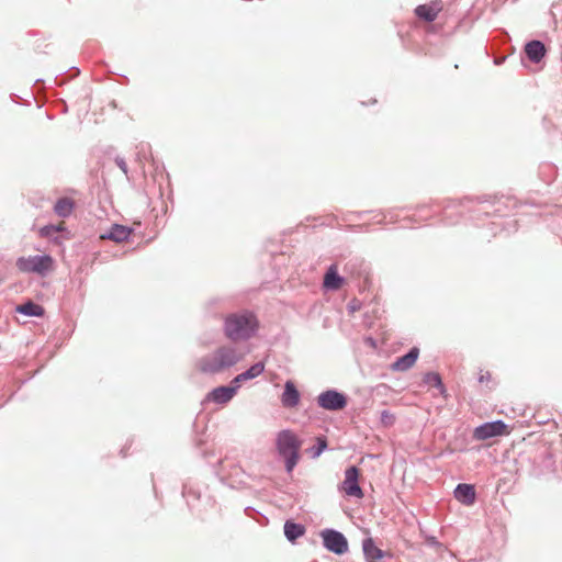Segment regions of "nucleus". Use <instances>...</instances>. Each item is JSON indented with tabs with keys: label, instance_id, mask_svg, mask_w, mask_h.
I'll list each match as a JSON object with an SVG mask.
<instances>
[{
	"label": "nucleus",
	"instance_id": "obj_12",
	"mask_svg": "<svg viewBox=\"0 0 562 562\" xmlns=\"http://www.w3.org/2000/svg\"><path fill=\"white\" fill-rule=\"evenodd\" d=\"M300 393L292 381H286L284 391L281 395V403L286 408H293L299 405Z\"/></svg>",
	"mask_w": 562,
	"mask_h": 562
},
{
	"label": "nucleus",
	"instance_id": "obj_21",
	"mask_svg": "<svg viewBox=\"0 0 562 562\" xmlns=\"http://www.w3.org/2000/svg\"><path fill=\"white\" fill-rule=\"evenodd\" d=\"M396 422V416L391 411L384 409L380 413L379 426L383 428L392 427Z\"/></svg>",
	"mask_w": 562,
	"mask_h": 562
},
{
	"label": "nucleus",
	"instance_id": "obj_9",
	"mask_svg": "<svg viewBox=\"0 0 562 562\" xmlns=\"http://www.w3.org/2000/svg\"><path fill=\"white\" fill-rule=\"evenodd\" d=\"M442 10V1L434 0L427 4H420L415 9V14L426 22H432Z\"/></svg>",
	"mask_w": 562,
	"mask_h": 562
},
{
	"label": "nucleus",
	"instance_id": "obj_23",
	"mask_svg": "<svg viewBox=\"0 0 562 562\" xmlns=\"http://www.w3.org/2000/svg\"><path fill=\"white\" fill-rule=\"evenodd\" d=\"M424 382L436 387H440L443 391L442 381L438 373L428 372L424 376Z\"/></svg>",
	"mask_w": 562,
	"mask_h": 562
},
{
	"label": "nucleus",
	"instance_id": "obj_24",
	"mask_svg": "<svg viewBox=\"0 0 562 562\" xmlns=\"http://www.w3.org/2000/svg\"><path fill=\"white\" fill-rule=\"evenodd\" d=\"M263 370H265L263 362H258V363H255L254 366H251L244 373L247 376V379L250 380V379H254V378H257L258 375H260L263 372Z\"/></svg>",
	"mask_w": 562,
	"mask_h": 562
},
{
	"label": "nucleus",
	"instance_id": "obj_17",
	"mask_svg": "<svg viewBox=\"0 0 562 562\" xmlns=\"http://www.w3.org/2000/svg\"><path fill=\"white\" fill-rule=\"evenodd\" d=\"M363 552L368 562H379L383 558V552L379 549L371 538L363 541Z\"/></svg>",
	"mask_w": 562,
	"mask_h": 562
},
{
	"label": "nucleus",
	"instance_id": "obj_1",
	"mask_svg": "<svg viewBox=\"0 0 562 562\" xmlns=\"http://www.w3.org/2000/svg\"><path fill=\"white\" fill-rule=\"evenodd\" d=\"M241 359L243 355L236 348L222 346L200 358L195 363V368L204 374H216L235 366Z\"/></svg>",
	"mask_w": 562,
	"mask_h": 562
},
{
	"label": "nucleus",
	"instance_id": "obj_8",
	"mask_svg": "<svg viewBox=\"0 0 562 562\" xmlns=\"http://www.w3.org/2000/svg\"><path fill=\"white\" fill-rule=\"evenodd\" d=\"M317 402L321 407L329 411H339L347 405V400L344 394L336 391H326L322 393Z\"/></svg>",
	"mask_w": 562,
	"mask_h": 562
},
{
	"label": "nucleus",
	"instance_id": "obj_28",
	"mask_svg": "<svg viewBox=\"0 0 562 562\" xmlns=\"http://www.w3.org/2000/svg\"><path fill=\"white\" fill-rule=\"evenodd\" d=\"M120 167H121L123 170H125V164H124V162L120 164Z\"/></svg>",
	"mask_w": 562,
	"mask_h": 562
},
{
	"label": "nucleus",
	"instance_id": "obj_26",
	"mask_svg": "<svg viewBox=\"0 0 562 562\" xmlns=\"http://www.w3.org/2000/svg\"><path fill=\"white\" fill-rule=\"evenodd\" d=\"M246 380H248V379H247V376L245 375V373L243 372V373H240V374L236 375V376L234 378V380L232 381V383L234 384V386H237V385L239 386V384H240L241 382L246 381Z\"/></svg>",
	"mask_w": 562,
	"mask_h": 562
},
{
	"label": "nucleus",
	"instance_id": "obj_6",
	"mask_svg": "<svg viewBox=\"0 0 562 562\" xmlns=\"http://www.w3.org/2000/svg\"><path fill=\"white\" fill-rule=\"evenodd\" d=\"M360 470L357 467H350L345 471V479L341 483V491L352 497L362 498L363 491L359 485Z\"/></svg>",
	"mask_w": 562,
	"mask_h": 562
},
{
	"label": "nucleus",
	"instance_id": "obj_18",
	"mask_svg": "<svg viewBox=\"0 0 562 562\" xmlns=\"http://www.w3.org/2000/svg\"><path fill=\"white\" fill-rule=\"evenodd\" d=\"M74 206L75 203L70 198H61L56 202L54 211L58 216L67 217L71 214Z\"/></svg>",
	"mask_w": 562,
	"mask_h": 562
},
{
	"label": "nucleus",
	"instance_id": "obj_10",
	"mask_svg": "<svg viewBox=\"0 0 562 562\" xmlns=\"http://www.w3.org/2000/svg\"><path fill=\"white\" fill-rule=\"evenodd\" d=\"M132 233V228L124 225L114 224L106 233L102 234L100 238L103 240L109 239L114 243H123L128 239Z\"/></svg>",
	"mask_w": 562,
	"mask_h": 562
},
{
	"label": "nucleus",
	"instance_id": "obj_20",
	"mask_svg": "<svg viewBox=\"0 0 562 562\" xmlns=\"http://www.w3.org/2000/svg\"><path fill=\"white\" fill-rule=\"evenodd\" d=\"M305 528L302 525L288 520L284 525V535L290 541H294L303 536Z\"/></svg>",
	"mask_w": 562,
	"mask_h": 562
},
{
	"label": "nucleus",
	"instance_id": "obj_27",
	"mask_svg": "<svg viewBox=\"0 0 562 562\" xmlns=\"http://www.w3.org/2000/svg\"><path fill=\"white\" fill-rule=\"evenodd\" d=\"M491 379H492L491 373H490L488 371H486V372H484V373H481V375H480V378H479V381H480L481 383H483V382H488V381H491Z\"/></svg>",
	"mask_w": 562,
	"mask_h": 562
},
{
	"label": "nucleus",
	"instance_id": "obj_16",
	"mask_svg": "<svg viewBox=\"0 0 562 562\" xmlns=\"http://www.w3.org/2000/svg\"><path fill=\"white\" fill-rule=\"evenodd\" d=\"M454 497L464 505H472L475 501V490L470 484H459L454 491Z\"/></svg>",
	"mask_w": 562,
	"mask_h": 562
},
{
	"label": "nucleus",
	"instance_id": "obj_13",
	"mask_svg": "<svg viewBox=\"0 0 562 562\" xmlns=\"http://www.w3.org/2000/svg\"><path fill=\"white\" fill-rule=\"evenodd\" d=\"M345 283L344 278L338 274L337 265H331L325 276L323 285L327 290H339Z\"/></svg>",
	"mask_w": 562,
	"mask_h": 562
},
{
	"label": "nucleus",
	"instance_id": "obj_19",
	"mask_svg": "<svg viewBox=\"0 0 562 562\" xmlns=\"http://www.w3.org/2000/svg\"><path fill=\"white\" fill-rule=\"evenodd\" d=\"M16 312L27 315V316H43L44 315V308L43 306L35 304L33 302H27L25 304H21L16 306Z\"/></svg>",
	"mask_w": 562,
	"mask_h": 562
},
{
	"label": "nucleus",
	"instance_id": "obj_3",
	"mask_svg": "<svg viewBox=\"0 0 562 562\" xmlns=\"http://www.w3.org/2000/svg\"><path fill=\"white\" fill-rule=\"evenodd\" d=\"M276 447L285 461L286 471L292 472L300 460L302 440L292 430L285 429L277 435Z\"/></svg>",
	"mask_w": 562,
	"mask_h": 562
},
{
	"label": "nucleus",
	"instance_id": "obj_15",
	"mask_svg": "<svg viewBox=\"0 0 562 562\" xmlns=\"http://www.w3.org/2000/svg\"><path fill=\"white\" fill-rule=\"evenodd\" d=\"M525 53L531 61L539 63L546 56L547 48L542 42L535 40L526 44Z\"/></svg>",
	"mask_w": 562,
	"mask_h": 562
},
{
	"label": "nucleus",
	"instance_id": "obj_5",
	"mask_svg": "<svg viewBox=\"0 0 562 562\" xmlns=\"http://www.w3.org/2000/svg\"><path fill=\"white\" fill-rule=\"evenodd\" d=\"M510 434L509 427L502 420L485 423L476 427L473 431L475 440H486L497 436H507Z\"/></svg>",
	"mask_w": 562,
	"mask_h": 562
},
{
	"label": "nucleus",
	"instance_id": "obj_14",
	"mask_svg": "<svg viewBox=\"0 0 562 562\" xmlns=\"http://www.w3.org/2000/svg\"><path fill=\"white\" fill-rule=\"evenodd\" d=\"M418 356L419 350L418 348L414 347L408 353L397 358V360L392 363V369L394 371H406L415 364Z\"/></svg>",
	"mask_w": 562,
	"mask_h": 562
},
{
	"label": "nucleus",
	"instance_id": "obj_7",
	"mask_svg": "<svg viewBox=\"0 0 562 562\" xmlns=\"http://www.w3.org/2000/svg\"><path fill=\"white\" fill-rule=\"evenodd\" d=\"M324 546L336 554H342L348 550V542L345 536L335 530H325L322 532Z\"/></svg>",
	"mask_w": 562,
	"mask_h": 562
},
{
	"label": "nucleus",
	"instance_id": "obj_25",
	"mask_svg": "<svg viewBox=\"0 0 562 562\" xmlns=\"http://www.w3.org/2000/svg\"><path fill=\"white\" fill-rule=\"evenodd\" d=\"M318 446L313 449V458H317L321 453L327 448V441L325 438L318 437L317 439Z\"/></svg>",
	"mask_w": 562,
	"mask_h": 562
},
{
	"label": "nucleus",
	"instance_id": "obj_4",
	"mask_svg": "<svg viewBox=\"0 0 562 562\" xmlns=\"http://www.w3.org/2000/svg\"><path fill=\"white\" fill-rule=\"evenodd\" d=\"M15 265L21 272L45 274L54 269V259L48 255L21 257Z\"/></svg>",
	"mask_w": 562,
	"mask_h": 562
},
{
	"label": "nucleus",
	"instance_id": "obj_2",
	"mask_svg": "<svg viewBox=\"0 0 562 562\" xmlns=\"http://www.w3.org/2000/svg\"><path fill=\"white\" fill-rule=\"evenodd\" d=\"M258 328V321L254 314L245 312L231 314L225 318L224 331L228 339L240 341L250 338Z\"/></svg>",
	"mask_w": 562,
	"mask_h": 562
},
{
	"label": "nucleus",
	"instance_id": "obj_22",
	"mask_svg": "<svg viewBox=\"0 0 562 562\" xmlns=\"http://www.w3.org/2000/svg\"><path fill=\"white\" fill-rule=\"evenodd\" d=\"M66 229L65 222H60L58 225H46L40 229L42 237H49L54 233L64 232Z\"/></svg>",
	"mask_w": 562,
	"mask_h": 562
},
{
	"label": "nucleus",
	"instance_id": "obj_11",
	"mask_svg": "<svg viewBox=\"0 0 562 562\" xmlns=\"http://www.w3.org/2000/svg\"><path fill=\"white\" fill-rule=\"evenodd\" d=\"M237 389H238V385L237 386H218L207 394L206 400L212 401L217 404H226L234 397Z\"/></svg>",
	"mask_w": 562,
	"mask_h": 562
}]
</instances>
